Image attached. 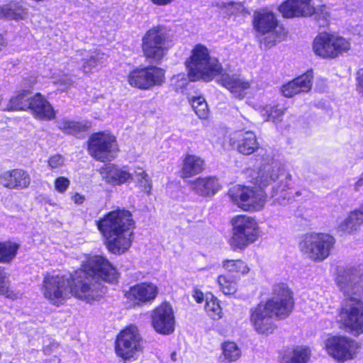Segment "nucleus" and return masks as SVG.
I'll return each instance as SVG.
<instances>
[{
	"label": "nucleus",
	"instance_id": "obj_54",
	"mask_svg": "<svg viewBox=\"0 0 363 363\" xmlns=\"http://www.w3.org/2000/svg\"><path fill=\"white\" fill-rule=\"evenodd\" d=\"M194 298L197 303H201L203 301V294L201 291L196 290L194 291Z\"/></svg>",
	"mask_w": 363,
	"mask_h": 363
},
{
	"label": "nucleus",
	"instance_id": "obj_23",
	"mask_svg": "<svg viewBox=\"0 0 363 363\" xmlns=\"http://www.w3.org/2000/svg\"><path fill=\"white\" fill-rule=\"evenodd\" d=\"M313 78V72L310 71L284 84L281 87L283 95L291 98L300 93L308 92L312 87Z\"/></svg>",
	"mask_w": 363,
	"mask_h": 363
},
{
	"label": "nucleus",
	"instance_id": "obj_4",
	"mask_svg": "<svg viewBox=\"0 0 363 363\" xmlns=\"http://www.w3.org/2000/svg\"><path fill=\"white\" fill-rule=\"evenodd\" d=\"M259 182L264 186L273 184L271 196L276 197V201L281 205H286L301 195L300 191H292L294 181L291 174L277 162L263 167Z\"/></svg>",
	"mask_w": 363,
	"mask_h": 363
},
{
	"label": "nucleus",
	"instance_id": "obj_42",
	"mask_svg": "<svg viewBox=\"0 0 363 363\" xmlns=\"http://www.w3.org/2000/svg\"><path fill=\"white\" fill-rule=\"evenodd\" d=\"M218 283L223 293L226 295L233 294L237 291L236 282L225 276H219Z\"/></svg>",
	"mask_w": 363,
	"mask_h": 363
},
{
	"label": "nucleus",
	"instance_id": "obj_6",
	"mask_svg": "<svg viewBox=\"0 0 363 363\" xmlns=\"http://www.w3.org/2000/svg\"><path fill=\"white\" fill-rule=\"evenodd\" d=\"M79 282V280L76 273L72 281L65 276L48 274L45 277L43 280V293L51 303L59 306L70 295L79 299L74 292Z\"/></svg>",
	"mask_w": 363,
	"mask_h": 363
},
{
	"label": "nucleus",
	"instance_id": "obj_19",
	"mask_svg": "<svg viewBox=\"0 0 363 363\" xmlns=\"http://www.w3.org/2000/svg\"><path fill=\"white\" fill-rule=\"evenodd\" d=\"M103 181L113 186H119L131 182L133 174L126 167H119L113 164H104L99 170Z\"/></svg>",
	"mask_w": 363,
	"mask_h": 363
},
{
	"label": "nucleus",
	"instance_id": "obj_10",
	"mask_svg": "<svg viewBox=\"0 0 363 363\" xmlns=\"http://www.w3.org/2000/svg\"><path fill=\"white\" fill-rule=\"evenodd\" d=\"M233 235L230 240L234 249H244L255 242L259 237V225L255 218L245 215H238L231 220Z\"/></svg>",
	"mask_w": 363,
	"mask_h": 363
},
{
	"label": "nucleus",
	"instance_id": "obj_29",
	"mask_svg": "<svg viewBox=\"0 0 363 363\" xmlns=\"http://www.w3.org/2000/svg\"><path fill=\"white\" fill-rule=\"evenodd\" d=\"M233 143H238V150L243 155L253 153L258 148V143L254 133L251 131H237L230 138Z\"/></svg>",
	"mask_w": 363,
	"mask_h": 363
},
{
	"label": "nucleus",
	"instance_id": "obj_18",
	"mask_svg": "<svg viewBox=\"0 0 363 363\" xmlns=\"http://www.w3.org/2000/svg\"><path fill=\"white\" fill-rule=\"evenodd\" d=\"M174 312L169 303H162L153 311L152 325L157 333L169 335L174 332Z\"/></svg>",
	"mask_w": 363,
	"mask_h": 363
},
{
	"label": "nucleus",
	"instance_id": "obj_7",
	"mask_svg": "<svg viewBox=\"0 0 363 363\" xmlns=\"http://www.w3.org/2000/svg\"><path fill=\"white\" fill-rule=\"evenodd\" d=\"M142 42L143 51L146 58L160 63L169 48V30L162 25L153 26L146 31Z\"/></svg>",
	"mask_w": 363,
	"mask_h": 363
},
{
	"label": "nucleus",
	"instance_id": "obj_16",
	"mask_svg": "<svg viewBox=\"0 0 363 363\" xmlns=\"http://www.w3.org/2000/svg\"><path fill=\"white\" fill-rule=\"evenodd\" d=\"M165 72L156 66L135 69L128 76V84L140 89H149L155 86L162 85L165 80Z\"/></svg>",
	"mask_w": 363,
	"mask_h": 363
},
{
	"label": "nucleus",
	"instance_id": "obj_41",
	"mask_svg": "<svg viewBox=\"0 0 363 363\" xmlns=\"http://www.w3.org/2000/svg\"><path fill=\"white\" fill-rule=\"evenodd\" d=\"M223 267L229 272L237 274H247L250 269L247 265L240 259H228L223 262Z\"/></svg>",
	"mask_w": 363,
	"mask_h": 363
},
{
	"label": "nucleus",
	"instance_id": "obj_21",
	"mask_svg": "<svg viewBox=\"0 0 363 363\" xmlns=\"http://www.w3.org/2000/svg\"><path fill=\"white\" fill-rule=\"evenodd\" d=\"M30 184L29 174L21 169L6 171L0 174V184L11 189H24Z\"/></svg>",
	"mask_w": 363,
	"mask_h": 363
},
{
	"label": "nucleus",
	"instance_id": "obj_24",
	"mask_svg": "<svg viewBox=\"0 0 363 363\" xmlns=\"http://www.w3.org/2000/svg\"><path fill=\"white\" fill-rule=\"evenodd\" d=\"M29 110L35 118L50 121L55 118V111L50 103L40 93L31 97Z\"/></svg>",
	"mask_w": 363,
	"mask_h": 363
},
{
	"label": "nucleus",
	"instance_id": "obj_31",
	"mask_svg": "<svg viewBox=\"0 0 363 363\" xmlns=\"http://www.w3.org/2000/svg\"><path fill=\"white\" fill-rule=\"evenodd\" d=\"M26 15V9L19 3L10 2L6 5L0 6V18L19 20L23 19Z\"/></svg>",
	"mask_w": 363,
	"mask_h": 363
},
{
	"label": "nucleus",
	"instance_id": "obj_27",
	"mask_svg": "<svg viewBox=\"0 0 363 363\" xmlns=\"http://www.w3.org/2000/svg\"><path fill=\"white\" fill-rule=\"evenodd\" d=\"M219 83L225 87L235 98L242 99L246 94V90L250 87V83L235 75L222 74Z\"/></svg>",
	"mask_w": 363,
	"mask_h": 363
},
{
	"label": "nucleus",
	"instance_id": "obj_38",
	"mask_svg": "<svg viewBox=\"0 0 363 363\" xmlns=\"http://www.w3.org/2000/svg\"><path fill=\"white\" fill-rule=\"evenodd\" d=\"M286 109L278 108L277 106H272L267 105L261 109V114L264 118L265 121H272L273 122L281 121L282 116L285 113Z\"/></svg>",
	"mask_w": 363,
	"mask_h": 363
},
{
	"label": "nucleus",
	"instance_id": "obj_50",
	"mask_svg": "<svg viewBox=\"0 0 363 363\" xmlns=\"http://www.w3.org/2000/svg\"><path fill=\"white\" fill-rule=\"evenodd\" d=\"M140 186L143 188V191L147 194H150L152 189V183L148 175L145 177L144 179H141L140 182H138Z\"/></svg>",
	"mask_w": 363,
	"mask_h": 363
},
{
	"label": "nucleus",
	"instance_id": "obj_14",
	"mask_svg": "<svg viewBox=\"0 0 363 363\" xmlns=\"http://www.w3.org/2000/svg\"><path fill=\"white\" fill-rule=\"evenodd\" d=\"M340 323L354 336L363 333V301L359 298L347 299L340 312Z\"/></svg>",
	"mask_w": 363,
	"mask_h": 363
},
{
	"label": "nucleus",
	"instance_id": "obj_13",
	"mask_svg": "<svg viewBox=\"0 0 363 363\" xmlns=\"http://www.w3.org/2000/svg\"><path fill=\"white\" fill-rule=\"evenodd\" d=\"M90 155L100 162L111 161L116 157L118 147L115 136L106 132L92 134L89 139Z\"/></svg>",
	"mask_w": 363,
	"mask_h": 363
},
{
	"label": "nucleus",
	"instance_id": "obj_46",
	"mask_svg": "<svg viewBox=\"0 0 363 363\" xmlns=\"http://www.w3.org/2000/svg\"><path fill=\"white\" fill-rule=\"evenodd\" d=\"M313 15L320 27H325L328 25L330 15L325 6L315 9Z\"/></svg>",
	"mask_w": 363,
	"mask_h": 363
},
{
	"label": "nucleus",
	"instance_id": "obj_51",
	"mask_svg": "<svg viewBox=\"0 0 363 363\" xmlns=\"http://www.w3.org/2000/svg\"><path fill=\"white\" fill-rule=\"evenodd\" d=\"M133 174V179L135 178L138 182H140L141 179H144L145 177L147 176V174L142 169V168H138L136 169Z\"/></svg>",
	"mask_w": 363,
	"mask_h": 363
},
{
	"label": "nucleus",
	"instance_id": "obj_45",
	"mask_svg": "<svg viewBox=\"0 0 363 363\" xmlns=\"http://www.w3.org/2000/svg\"><path fill=\"white\" fill-rule=\"evenodd\" d=\"M308 358V349L307 347H298L294 350L293 356L289 363H306Z\"/></svg>",
	"mask_w": 363,
	"mask_h": 363
},
{
	"label": "nucleus",
	"instance_id": "obj_37",
	"mask_svg": "<svg viewBox=\"0 0 363 363\" xmlns=\"http://www.w3.org/2000/svg\"><path fill=\"white\" fill-rule=\"evenodd\" d=\"M0 296L12 301L18 299L20 296L18 292L14 291L10 287L9 276L4 272H0Z\"/></svg>",
	"mask_w": 363,
	"mask_h": 363
},
{
	"label": "nucleus",
	"instance_id": "obj_25",
	"mask_svg": "<svg viewBox=\"0 0 363 363\" xmlns=\"http://www.w3.org/2000/svg\"><path fill=\"white\" fill-rule=\"evenodd\" d=\"M189 189L201 196H211L218 191L221 187L216 177H199L188 182Z\"/></svg>",
	"mask_w": 363,
	"mask_h": 363
},
{
	"label": "nucleus",
	"instance_id": "obj_12",
	"mask_svg": "<svg viewBox=\"0 0 363 363\" xmlns=\"http://www.w3.org/2000/svg\"><path fill=\"white\" fill-rule=\"evenodd\" d=\"M142 339L135 326L121 331L116 342V352L125 363L135 360L142 352Z\"/></svg>",
	"mask_w": 363,
	"mask_h": 363
},
{
	"label": "nucleus",
	"instance_id": "obj_22",
	"mask_svg": "<svg viewBox=\"0 0 363 363\" xmlns=\"http://www.w3.org/2000/svg\"><path fill=\"white\" fill-rule=\"evenodd\" d=\"M263 169L260 170L259 174L262 172ZM259 175L258 176L257 182H259ZM260 184V183H259ZM259 189L256 187L248 186L245 194V199L243 201L241 208L246 211H261L266 203L267 194L262 189L264 187L261 185Z\"/></svg>",
	"mask_w": 363,
	"mask_h": 363
},
{
	"label": "nucleus",
	"instance_id": "obj_8",
	"mask_svg": "<svg viewBox=\"0 0 363 363\" xmlns=\"http://www.w3.org/2000/svg\"><path fill=\"white\" fill-rule=\"evenodd\" d=\"M351 48V43L336 33H320L314 38L312 50L314 54L325 60H333L347 52Z\"/></svg>",
	"mask_w": 363,
	"mask_h": 363
},
{
	"label": "nucleus",
	"instance_id": "obj_26",
	"mask_svg": "<svg viewBox=\"0 0 363 363\" xmlns=\"http://www.w3.org/2000/svg\"><path fill=\"white\" fill-rule=\"evenodd\" d=\"M158 294L157 286L152 283L144 282L130 287L127 294L128 298L140 303H146L155 298Z\"/></svg>",
	"mask_w": 363,
	"mask_h": 363
},
{
	"label": "nucleus",
	"instance_id": "obj_43",
	"mask_svg": "<svg viewBox=\"0 0 363 363\" xmlns=\"http://www.w3.org/2000/svg\"><path fill=\"white\" fill-rule=\"evenodd\" d=\"M205 310L208 315L214 320L221 318V308L216 298L206 301Z\"/></svg>",
	"mask_w": 363,
	"mask_h": 363
},
{
	"label": "nucleus",
	"instance_id": "obj_3",
	"mask_svg": "<svg viewBox=\"0 0 363 363\" xmlns=\"http://www.w3.org/2000/svg\"><path fill=\"white\" fill-rule=\"evenodd\" d=\"M107 250L114 255L125 253L131 246L134 221L130 212L118 208L97 222Z\"/></svg>",
	"mask_w": 363,
	"mask_h": 363
},
{
	"label": "nucleus",
	"instance_id": "obj_39",
	"mask_svg": "<svg viewBox=\"0 0 363 363\" xmlns=\"http://www.w3.org/2000/svg\"><path fill=\"white\" fill-rule=\"evenodd\" d=\"M58 127L64 133L75 134L86 130V126L79 122L62 118L58 121Z\"/></svg>",
	"mask_w": 363,
	"mask_h": 363
},
{
	"label": "nucleus",
	"instance_id": "obj_52",
	"mask_svg": "<svg viewBox=\"0 0 363 363\" xmlns=\"http://www.w3.org/2000/svg\"><path fill=\"white\" fill-rule=\"evenodd\" d=\"M72 201L76 204H82L84 201V200H85V197L83 195H81L80 194H78V193H76L72 196Z\"/></svg>",
	"mask_w": 363,
	"mask_h": 363
},
{
	"label": "nucleus",
	"instance_id": "obj_33",
	"mask_svg": "<svg viewBox=\"0 0 363 363\" xmlns=\"http://www.w3.org/2000/svg\"><path fill=\"white\" fill-rule=\"evenodd\" d=\"M19 245L11 241L0 242V262L11 263L16 257Z\"/></svg>",
	"mask_w": 363,
	"mask_h": 363
},
{
	"label": "nucleus",
	"instance_id": "obj_40",
	"mask_svg": "<svg viewBox=\"0 0 363 363\" xmlns=\"http://www.w3.org/2000/svg\"><path fill=\"white\" fill-rule=\"evenodd\" d=\"M247 188V186L236 184L228 189V195L230 200L240 208L245 199Z\"/></svg>",
	"mask_w": 363,
	"mask_h": 363
},
{
	"label": "nucleus",
	"instance_id": "obj_34",
	"mask_svg": "<svg viewBox=\"0 0 363 363\" xmlns=\"http://www.w3.org/2000/svg\"><path fill=\"white\" fill-rule=\"evenodd\" d=\"M221 359L224 363L237 361L241 356V351L233 342H225L222 346Z\"/></svg>",
	"mask_w": 363,
	"mask_h": 363
},
{
	"label": "nucleus",
	"instance_id": "obj_56",
	"mask_svg": "<svg viewBox=\"0 0 363 363\" xmlns=\"http://www.w3.org/2000/svg\"><path fill=\"white\" fill-rule=\"evenodd\" d=\"M177 354H176V352H173L171 354V358L173 361H176L177 360V357H176Z\"/></svg>",
	"mask_w": 363,
	"mask_h": 363
},
{
	"label": "nucleus",
	"instance_id": "obj_9",
	"mask_svg": "<svg viewBox=\"0 0 363 363\" xmlns=\"http://www.w3.org/2000/svg\"><path fill=\"white\" fill-rule=\"evenodd\" d=\"M254 26L261 34L259 42L264 49L271 48L280 41L284 34V28L278 25L277 20L272 12L262 11L254 15Z\"/></svg>",
	"mask_w": 363,
	"mask_h": 363
},
{
	"label": "nucleus",
	"instance_id": "obj_55",
	"mask_svg": "<svg viewBox=\"0 0 363 363\" xmlns=\"http://www.w3.org/2000/svg\"><path fill=\"white\" fill-rule=\"evenodd\" d=\"M357 81L359 85L363 87V69H361L357 72Z\"/></svg>",
	"mask_w": 363,
	"mask_h": 363
},
{
	"label": "nucleus",
	"instance_id": "obj_30",
	"mask_svg": "<svg viewBox=\"0 0 363 363\" xmlns=\"http://www.w3.org/2000/svg\"><path fill=\"white\" fill-rule=\"evenodd\" d=\"M363 224V201L359 208L351 211L348 216L339 225L342 232L352 234Z\"/></svg>",
	"mask_w": 363,
	"mask_h": 363
},
{
	"label": "nucleus",
	"instance_id": "obj_53",
	"mask_svg": "<svg viewBox=\"0 0 363 363\" xmlns=\"http://www.w3.org/2000/svg\"><path fill=\"white\" fill-rule=\"evenodd\" d=\"M154 4L157 6H167L170 4L174 0H150Z\"/></svg>",
	"mask_w": 363,
	"mask_h": 363
},
{
	"label": "nucleus",
	"instance_id": "obj_20",
	"mask_svg": "<svg viewBox=\"0 0 363 363\" xmlns=\"http://www.w3.org/2000/svg\"><path fill=\"white\" fill-rule=\"evenodd\" d=\"M279 10L284 17L293 18L312 16L315 7L312 0H286Z\"/></svg>",
	"mask_w": 363,
	"mask_h": 363
},
{
	"label": "nucleus",
	"instance_id": "obj_36",
	"mask_svg": "<svg viewBox=\"0 0 363 363\" xmlns=\"http://www.w3.org/2000/svg\"><path fill=\"white\" fill-rule=\"evenodd\" d=\"M106 62V57L104 54L96 53L84 60L82 65V70L85 74L92 72L93 69L99 66H103Z\"/></svg>",
	"mask_w": 363,
	"mask_h": 363
},
{
	"label": "nucleus",
	"instance_id": "obj_57",
	"mask_svg": "<svg viewBox=\"0 0 363 363\" xmlns=\"http://www.w3.org/2000/svg\"><path fill=\"white\" fill-rule=\"evenodd\" d=\"M43 351H44L45 354H48V353H49V352H50V351H49V350H48V349H47L46 347H45V348L43 349Z\"/></svg>",
	"mask_w": 363,
	"mask_h": 363
},
{
	"label": "nucleus",
	"instance_id": "obj_5",
	"mask_svg": "<svg viewBox=\"0 0 363 363\" xmlns=\"http://www.w3.org/2000/svg\"><path fill=\"white\" fill-rule=\"evenodd\" d=\"M186 66L191 81L203 79L208 82L222 71V66L218 60L211 57L208 49L201 45H197L194 48L190 60L186 62Z\"/></svg>",
	"mask_w": 363,
	"mask_h": 363
},
{
	"label": "nucleus",
	"instance_id": "obj_48",
	"mask_svg": "<svg viewBox=\"0 0 363 363\" xmlns=\"http://www.w3.org/2000/svg\"><path fill=\"white\" fill-rule=\"evenodd\" d=\"M55 189L60 193H64L68 189L70 181L65 177H59L55 181Z\"/></svg>",
	"mask_w": 363,
	"mask_h": 363
},
{
	"label": "nucleus",
	"instance_id": "obj_28",
	"mask_svg": "<svg viewBox=\"0 0 363 363\" xmlns=\"http://www.w3.org/2000/svg\"><path fill=\"white\" fill-rule=\"evenodd\" d=\"M206 167L205 161L201 157L186 154L182 162L180 177L187 179L201 173Z\"/></svg>",
	"mask_w": 363,
	"mask_h": 363
},
{
	"label": "nucleus",
	"instance_id": "obj_2",
	"mask_svg": "<svg viewBox=\"0 0 363 363\" xmlns=\"http://www.w3.org/2000/svg\"><path fill=\"white\" fill-rule=\"evenodd\" d=\"M293 308L294 300L291 291L285 284H278L274 286L270 299L251 309L250 321L258 333H272L275 328L273 317L286 318Z\"/></svg>",
	"mask_w": 363,
	"mask_h": 363
},
{
	"label": "nucleus",
	"instance_id": "obj_35",
	"mask_svg": "<svg viewBox=\"0 0 363 363\" xmlns=\"http://www.w3.org/2000/svg\"><path fill=\"white\" fill-rule=\"evenodd\" d=\"M189 103L199 118L206 119L209 114V109L206 99L203 96H192Z\"/></svg>",
	"mask_w": 363,
	"mask_h": 363
},
{
	"label": "nucleus",
	"instance_id": "obj_11",
	"mask_svg": "<svg viewBox=\"0 0 363 363\" xmlns=\"http://www.w3.org/2000/svg\"><path fill=\"white\" fill-rule=\"evenodd\" d=\"M334 244L335 239L329 234L311 233L302 237L299 248L308 259L322 262L329 256Z\"/></svg>",
	"mask_w": 363,
	"mask_h": 363
},
{
	"label": "nucleus",
	"instance_id": "obj_47",
	"mask_svg": "<svg viewBox=\"0 0 363 363\" xmlns=\"http://www.w3.org/2000/svg\"><path fill=\"white\" fill-rule=\"evenodd\" d=\"M54 84L58 89L62 91H65L70 88L73 84V80L67 75L62 76L57 79H55Z\"/></svg>",
	"mask_w": 363,
	"mask_h": 363
},
{
	"label": "nucleus",
	"instance_id": "obj_15",
	"mask_svg": "<svg viewBox=\"0 0 363 363\" xmlns=\"http://www.w3.org/2000/svg\"><path fill=\"white\" fill-rule=\"evenodd\" d=\"M359 347L358 342L342 335L328 337L325 342L327 353L339 362L354 359Z\"/></svg>",
	"mask_w": 363,
	"mask_h": 363
},
{
	"label": "nucleus",
	"instance_id": "obj_32",
	"mask_svg": "<svg viewBox=\"0 0 363 363\" xmlns=\"http://www.w3.org/2000/svg\"><path fill=\"white\" fill-rule=\"evenodd\" d=\"M29 91L21 89L18 94L12 97L9 104V110L18 111L29 109L30 100L28 97Z\"/></svg>",
	"mask_w": 363,
	"mask_h": 363
},
{
	"label": "nucleus",
	"instance_id": "obj_44",
	"mask_svg": "<svg viewBox=\"0 0 363 363\" xmlns=\"http://www.w3.org/2000/svg\"><path fill=\"white\" fill-rule=\"evenodd\" d=\"M223 14L231 16L241 13L244 10L243 5L240 2L222 3L220 6Z\"/></svg>",
	"mask_w": 363,
	"mask_h": 363
},
{
	"label": "nucleus",
	"instance_id": "obj_49",
	"mask_svg": "<svg viewBox=\"0 0 363 363\" xmlns=\"http://www.w3.org/2000/svg\"><path fill=\"white\" fill-rule=\"evenodd\" d=\"M65 160L60 155H54L49 158L48 165L52 168H58L64 164Z\"/></svg>",
	"mask_w": 363,
	"mask_h": 363
},
{
	"label": "nucleus",
	"instance_id": "obj_17",
	"mask_svg": "<svg viewBox=\"0 0 363 363\" xmlns=\"http://www.w3.org/2000/svg\"><path fill=\"white\" fill-rule=\"evenodd\" d=\"M340 290L347 296L363 293V265L353 266L340 271L336 278Z\"/></svg>",
	"mask_w": 363,
	"mask_h": 363
},
{
	"label": "nucleus",
	"instance_id": "obj_1",
	"mask_svg": "<svg viewBox=\"0 0 363 363\" xmlns=\"http://www.w3.org/2000/svg\"><path fill=\"white\" fill-rule=\"evenodd\" d=\"M76 274L79 282L75 289V294L79 299L89 303L99 300L106 293V289L99 280L113 283L118 277L116 269L108 259L101 255L89 257Z\"/></svg>",
	"mask_w": 363,
	"mask_h": 363
}]
</instances>
